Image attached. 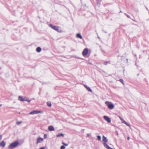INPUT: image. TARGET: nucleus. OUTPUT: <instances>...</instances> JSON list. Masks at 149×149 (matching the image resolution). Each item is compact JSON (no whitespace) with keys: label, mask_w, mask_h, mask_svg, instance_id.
Returning a JSON list of instances; mask_svg holds the SVG:
<instances>
[{"label":"nucleus","mask_w":149,"mask_h":149,"mask_svg":"<svg viewBox=\"0 0 149 149\" xmlns=\"http://www.w3.org/2000/svg\"><path fill=\"white\" fill-rule=\"evenodd\" d=\"M19 142L18 141H15L11 143L8 146V148L10 149L15 148L17 146L19 145Z\"/></svg>","instance_id":"1"},{"label":"nucleus","mask_w":149,"mask_h":149,"mask_svg":"<svg viewBox=\"0 0 149 149\" xmlns=\"http://www.w3.org/2000/svg\"><path fill=\"white\" fill-rule=\"evenodd\" d=\"M108 108L110 109H112L114 108V104L112 103L111 102L109 101H106L105 102Z\"/></svg>","instance_id":"2"},{"label":"nucleus","mask_w":149,"mask_h":149,"mask_svg":"<svg viewBox=\"0 0 149 149\" xmlns=\"http://www.w3.org/2000/svg\"><path fill=\"white\" fill-rule=\"evenodd\" d=\"M49 26L53 29H54V30H56L57 31H58L59 29L58 27L56 26H54L52 24H49Z\"/></svg>","instance_id":"3"},{"label":"nucleus","mask_w":149,"mask_h":149,"mask_svg":"<svg viewBox=\"0 0 149 149\" xmlns=\"http://www.w3.org/2000/svg\"><path fill=\"white\" fill-rule=\"evenodd\" d=\"M88 52V49L87 48H85L83 51L82 54L84 56H86Z\"/></svg>","instance_id":"4"},{"label":"nucleus","mask_w":149,"mask_h":149,"mask_svg":"<svg viewBox=\"0 0 149 149\" xmlns=\"http://www.w3.org/2000/svg\"><path fill=\"white\" fill-rule=\"evenodd\" d=\"M41 111H38L37 110H34L33 111L30 112L29 114H30L33 115L34 114H37L39 113H41Z\"/></svg>","instance_id":"5"},{"label":"nucleus","mask_w":149,"mask_h":149,"mask_svg":"<svg viewBox=\"0 0 149 149\" xmlns=\"http://www.w3.org/2000/svg\"><path fill=\"white\" fill-rule=\"evenodd\" d=\"M26 98L25 97H23L21 96H19L18 97V100L21 101H25V100H26Z\"/></svg>","instance_id":"6"},{"label":"nucleus","mask_w":149,"mask_h":149,"mask_svg":"<svg viewBox=\"0 0 149 149\" xmlns=\"http://www.w3.org/2000/svg\"><path fill=\"white\" fill-rule=\"evenodd\" d=\"M104 118L107 121L108 123L111 122V120L110 118L107 116H104Z\"/></svg>","instance_id":"7"},{"label":"nucleus","mask_w":149,"mask_h":149,"mask_svg":"<svg viewBox=\"0 0 149 149\" xmlns=\"http://www.w3.org/2000/svg\"><path fill=\"white\" fill-rule=\"evenodd\" d=\"M6 143L4 141H2L0 143V146L3 148L6 145Z\"/></svg>","instance_id":"8"},{"label":"nucleus","mask_w":149,"mask_h":149,"mask_svg":"<svg viewBox=\"0 0 149 149\" xmlns=\"http://www.w3.org/2000/svg\"><path fill=\"white\" fill-rule=\"evenodd\" d=\"M48 130L49 131H51L54 130V129L52 125H51L48 127Z\"/></svg>","instance_id":"9"},{"label":"nucleus","mask_w":149,"mask_h":149,"mask_svg":"<svg viewBox=\"0 0 149 149\" xmlns=\"http://www.w3.org/2000/svg\"><path fill=\"white\" fill-rule=\"evenodd\" d=\"M102 141L105 142V143L107 142L108 141V139L107 137L105 136L104 135L103 136Z\"/></svg>","instance_id":"10"},{"label":"nucleus","mask_w":149,"mask_h":149,"mask_svg":"<svg viewBox=\"0 0 149 149\" xmlns=\"http://www.w3.org/2000/svg\"><path fill=\"white\" fill-rule=\"evenodd\" d=\"M122 120H121V122L125 124L127 126H128L130 127V125L128 123H127L126 121H125L123 119H122Z\"/></svg>","instance_id":"11"},{"label":"nucleus","mask_w":149,"mask_h":149,"mask_svg":"<svg viewBox=\"0 0 149 149\" xmlns=\"http://www.w3.org/2000/svg\"><path fill=\"white\" fill-rule=\"evenodd\" d=\"M43 139L40 137L37 140V143H40L43 140Z\"/></svg>","instance_id":"12"},{"label":"nucleus","mask_w":149,"mask_h":149,"mask_svg":"<svg viewBox=\"0 0 149 149\" xmlns=\"http://www.w3.org/2000/svg\"><path fill=\"white\" fill-rule=\"evenodd\" d=\"M103 144L104 147L106 148L107 149H109V148H110V147H109L106 143H103Z\"/></svg>","instance_id":"13"},{"label":"nucleus","mask_w":149,"mask_h":149,"mask_svg":"<svg viewBox=\"0 0 149 149\" xmlns=\"http://www.w3.org/2000/svg\"><path fill=\"white\" fill-rule=\"evenodd\" d=\"M76 36L77 38H79L81 39L82 38V36L79 33H78L76 35Z\"/></svg>","instance_id":"14"},{"label":"nucleus","mask_w":149,"mask_h":149,"mask_svg":"<svg viewBox=\"0 0 149 149\" xmlns=\"http://www.w3.org/2000/svg\"><path fill=\"white\" fill-rule=\"evenodd\" d=\"M41 50V48L40 47H38L36 49V51L38 52H40Z\"/></svg>","instance_id":"15"},{"label":"nucleus","mask_w":149,"mask_h":149,"mask_svg":"<svg viewBox=\"0 0 149 149\" xmlns=\"http://www.w3.org/2000/svg\"><path fill=\"white\" fill-rule=\"evenodd\" d=\"M64 134H62V133H61V134H58L56 136L57 137H60L61 136H62V137H64Z\"/></svg>","instance_id":"16"},{"label":"nucleus","mask_w":149,"mask_h":149,"mask_svg":"<svg viewBox=\"0 0 149 149\" xmlns=\"http://www.w3.org/2000/svg\"><path fill=\"white\" fill-rule=\"evenodd\" d=\"M47 105L49 107H50L52 106V104L50 102H47Z\"/></svg>","instance_id":"17"},{"label":"nucleus","mask_w":149,"mask_h":149,"mask_svg":"<svg viewBox=\"0 0 149 149\" xmlns=\"http://www.w3.org/2000/svg\"><path fill=\"white\" fill-rule=\"evenodd\" d=\"M87 89L88 90V91H89V92H92V90L89 87H88L87 88Z\"/></svg>","instance_id":"18"},{"label":"nucleus","mask_w":149,"mask_h":149,"mask_svg":"<svg viewBox=\"0 0 149 149\" xmlns=\"http://www.w3.org/2000/svg\"><path fill=\"white\" fill-rule=\"evenodd\" d=\"M119 81L121 82V83L122 84H124V81L122 79H119Z\"/></svg>","instance_id":"19"},{"label":"nucleus","mask_w":149,"mask_h":149,"mask_svg":"<svg viewBox=\"0 0 149 149\" xmlns=\"http://www.w3.org/2000/svg\"><path fill=\"white\" fill-rule=\"evenodd\" d=\"M97 139L99 140V141H100L101 140V137L100 136H97Z\"/></svg>","instance_id":"20"},{"label":"nucleus","mask_w":149,"mask_h":149,"mask_svg":"<svg viewBox=\"0 0 149 149\" xmlns=\"http://www.w3.org/2000/svg\"><path fill=\"white\" fill-rule=\"evenodd\" d=\"M22 121H18L16 123V124L17 125H19L22 123Z\"/></svg>","instance_id":"21"},{"label":"nucleus","mask_w":149,"mask_h":149,"mask_svg":"<svg viewBox=\"0 0 149 149\" xmlns=\"http://www.w3.org/2000/svg\"><path fill=\"white\" fill-rule=\"evenodd\" d=\"M65 148V147L64 145L62 146L60 148L61 149H64Z\"/></svg>","instance_id":"22"},{"label":"nucleus","mask_w":149,"mask_h":149,"mask_svg":"<svg viewBox=\"0 0 149 149\" xmlns=\"http://www.w3.org/2000/svg\"><path fill=\"white\" fill-rule=\"evenodd\" d=\"M47 137V134H45L44 135V139H46Z\"/></svg>","instance_id":"23"},{"label":"nucleus","mask_w":149,"mask_h":149,"mask_svg":"<svg viewBox=\"0 0 149 149\" xmlns=\"http://www.w3.org/2000/svg\"><path fill=\"white\" fill-rule=\"evenodd\" d=\"M26 100H25V101H27V102H30V100L29 99H28L27 98L26 99Z\"/></svg>","instance_id":"24"},{"label":"nucleus","mask_w":149,"mask_h":149,"mask_svg":"<svg viewBox=\"0 0 149 149\" xmlns=\"http://www.w3.org/2000/svg\"><path fill=\"white\" fill-rule=\"evenodd\" d=\"M108 62H107L105 61L104 63V65H107V64Z\"/></svg>","instance_id":"25"},{"label":"nucleus","mask_w":149,"mask_h":149,"mask_svg":"<svg viewBox=\"0 0 149 149\" xmlns=\"http://www.w3.org/2000/svg\"><path fill=\"white\" fill-rule=\"evenodd\" d=\"M62 144L64 145L65 146H68V144H66V143H64L63 142L62 143Z\"/></svg>","instance_id":"26"},{"label":"nucleus","mask_w":149,"mask_h":149,"mask_svg":"<svg viewBox=\"0 0 149 149\" xmlns=\"http://www.w3.org/2000/svg\"><path fill=\"white\" fill-rule=\"evenodd\" d=\"M2 135H0V140H1L2 139Z\"/></svg>","instance_id":"27"},{"label":"nucleus","mask_w":149,"mask_h":149,"mask_svg":"<svg viewBox=\"0 0 149 149\" xmlns=\"http://www.w3.org/2000/svg\"><path fill=\"white\" fill-rule=\"evenodd\" d=\"M126 15L127 16V17H128V18H130V16L128 15H127L126 14Z\"/></svg>","instance_id":"28"},{"label":"nucleus","mask_w":149,"mask_h":149,"mask_svg":"<svg viewBox=\"0 0 149 149\" xmlns=\"http://www.w3.org/2000/svg\"><path fill=\"white\" fill-rule=\"evenodd\" d=\"M39 149H45V148L44 147H42L40 148Z\"/></svg>","instance_id":"29"},{"label":"nucleus","mask_w":149,"mask_h":149,"mask_svg":"<svg viewBox=\"0 0 149 149\" xmlns=\"http://www.w3.org/2000/svg\"><path fill=\"white\" fill-rule=\"evenodd\" d=\"M118 117L121 120H122V119H123V118L121 117L120 116H119Z\"/></svg>","instance_id":"30"},{"label":"nucleus","mask_w":149,"mask_h":149,"mask_svg":"<svg viewBox=\"0 0 149 149\" xmlns=\"http://www.w3.org/2000/svg\"><path fill=\"white\" fill-rule=\"evenodd\" d=\"M130 139V137H129L128 136L127 137V140H129Z\"/></svg>","instance_id":"31"},{"label":"nucleus","mask_w":149,"mask_h":149,"mask_svg":"<svg viewBox=\"0 0 149 149\" xmlns=\"http://www.w3.org/2000/svg\"><path fill=\"white\" fill-rule=\"evenodd\" d=\"M85 87H86V88L87 89V88L88 87L87 86H85Z\"/></svg>","instance_id":"32"},{"label":"nucleus","mask_w":149,"mask_h":149,"mask_svg":"<svg viewBox=\"0 0 149 149\" xmlns=\"http://www.w3.org/2000/svg\"><path fill=\"white\" fill-rule=\"evenodd\" d=\"M104 31V33H107V32H106V31Z\"/></svg>","instance_id":"33"},{"label":"nucleus","mask_w":149,"mask_h":149,"mask_svg":"<svg viewBox=\"0 0 149 149\" xmlns=\"http://www.w3.org/2000/svg\"><path fill=\"white\" fill-rule=\"evenodd\" d=\"M146 9L147 10H148V8L147 7H146Z\"/></svg>","instance_id":"34"},{"label":"nucleus","mask_w":149,"mask_h":149,"mask_svg":"<svg viewBox=\"0 0 149 149\" xmlns=\"http://www.w3.org/2000/svg\"><path fill=\"white\" fill-rule=\"evenodd\" d=\"M109 149H113V148H111V147H110V148H109Z\"/></svg>","instance_id":"35"},{"label":"nucleus","mask_w":149,"mask_h":149,"mask_svg":"<svg viewBox=\"0 0 149 149\" xmlns=\"http://www.w3.org/2000/svg\"><path fill=\"white\" fill-rule=\"evenodd\" d=\"M87 135H88V136H89V134H88Z\"/></svg>","instance_id":"36"},{"label":"nucleus","mask_w":149,"mask_h":149,"mask_svg":"<svg viewBox=\"0 0 149 149\" xmlns=\"http://www.w3.org/2000/svg\"><path fill=\"white\" fill-rule=\"evenodd\" d=\"M102 52H104V51L103 50H102Z\"/></svg>","instance_id":"37"},{"label":"nucleus","mask_w":149,"mask_h":149,"mask_svg":"<svg viewBox=\"0 0 149 149\" xmlns=\"http://www.w3.org/2000/svg\"><path fill=\"white\" fill-rule=\"evenodd\" d=\"M148 20H149V19H148Z\"/></svg>","instance_id":"38"}]
</instances>
